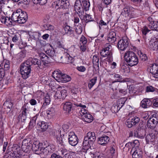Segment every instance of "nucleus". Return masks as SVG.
<instances>
[{
    "mask_svg": "<svg viewBox=\"0 0 158 158\" xmlns=\"http://www.w3.org/2000/svg\"><path fill=\"white\" fill-rule=\"evenodd\" d=\"M63 106V109L66 113H70L72 108L73 104L70 102H66L63 103L62 104Z\"/></svg>",
    "mask_w": 158,
    "mask_h": 158,
    "instance_id": "nucleus-24",
    "label": "nucleus"
},
{
    "mask_svg": "<svg viewBox=\"0 0 158 158\" xmlns=\"http://www.w3.org/2000/svg\"><path fill=\"white\" fill-rule=\"evenodd\" d=\"M99 59L98 57L96 55H94L93 58V63L94 65L97 66L99 67Z\"/></svg>",
    "mask_w": 158,
    "mask_h": 158,
    "instance_id": "nucleus-44",
    "label": "nucleus"
},
{
    "mask_svg": "<svg viewBox=\"0 0 158 158\" xmlns=\"http://www.w3.org/2000/svg\"><path fill=\"white\" fill-rule=\"evenodd\" d=\"M84 12L81 17H79L81 20H84L86 23L93 21V18L91 16L87 14L84 15Z\"/></svg>",
    "mask_w": 158,
    "mask_h": 158,
    "instance_id": "nucleus-35",
    "label": "nucleus"
},
{
    "mask_svg": "<svg viewBox=\"0 0 158 158\" xmlns=\"http://www.w3.org/2000/svg\"><path fill=\"white\" fill-rule=\"evenodd\" d=\"M110 139V138L108 136L103 135L98 138V142L101 145H105L109 141Z\"/></svg>",
    "mask_w": 158,
    "mask_h": 158,
    "instance_id": "nucleus-20",
    "label": "nucleus"
},
{
    "mask_svg": "<svg viewBox=\"0 0 158 158\" xmlns=\"http://www.w3.org/2000/svg\"><path fill=\"white\" fill-rule=\"evenodd\" d=\"M149 29L146 26L143 27L142 30V33L143 35H145L147 33L149 32L150 30L158 31V21H155L152 24L149 25Z\"/></svg>",
    "mask_w": 158,
    "mask_h": 158,
    "instance_id": "nucleus-8",
    "label": "nucleus"
},
{
    "mask_svg": "<svg viewBox=\"0 0 158 158\" xmlns=\"http://www.w3.org/2000/svg\"><path fill=\"white\" fill-rule=\"evenodd\" d=\"M5 106V109L6 110V111L8 113L10 112L12 107L13 104L11 102H5L3 104Z\"/></svg>",
    "mask_w": 158,
    "mask_h": 158,
    "instance_id": "nucleus-36",
    "label": "nucleus"
},
{
    "mask_svg": "<svg viewBox=\"0 0 158 158\" xmlns=\"http://www.w3.org/2000/svg\"><path fill=\"white\" fill-rule=\"evenodd\" d=\"M54 146L52 144L48 145L45 147H42L41 154L43 153L45 155H47L49 153H51L52 151H54Z\"/></svg>",
    "mask_w": 158,
    "mask_h": 158,
    "instance_id": "nucleus-19",
    "label": "nucleus"
},
{
    "mask_svg": "<svg viewBox=\"0 0 158 158\" xmlns=\"http://www.w3.org/2000/svg\"><path fill=\"white\" fill-rule=\"evenodd\" d=\"M33 143V142L31 141L30 138H27L24 139L22 142V148L23 149L26 148L27 149H31Z\"/></svg>",
    "mask_w": 158,
    "mask_h": 158,
    "instance_id": "nucleus-17",
    "label": "nucleus"
},
{
    "mask_svg": "<svg viewBox=\"0 0 158 158\" xmlns=\"http://www.w3.org/2000/svg\"><path fill=\"white\" fill-rule=\"evenodd\" d=\"M74 105L77 106H80L82 107L81 110L80 111H79V113L81 116V118L83 117V116L84 115V114H88L87 113V110H85V108H86V106L85 105H82L80 103L78 104L74 103Z\"/></svg>",
    "mask_w": 158,
    "mask_h": 158,
    "instance_id": "nucleus-30",
    "label": "nucleus"
},
{
    "mask_svg": "<svg viewBox=\"0 0 158 158\" xmlns=\"http://www.w3.org/2000/svg\"><path fill=\"white\" fill-rule=\"evenodd\" d=\"M61 95L62 96V99H64L67 96L66 91L65 89H63L60 91Z\"/></svg>",
    "mask_w": 158,
    "mask_h": 158,
    "instance_id": "nucleus-56",
    "label": "nucleus"
},
{
    "mask_svg": "<svg viewBox=\"0 0 158 158\" xmlns=\"http://www.w3.org/2000/svg\"><path fill=\"white\" fill-rule=\"evenodd\" d=\"M24 153L22 150L15 151L13 153H11V156L12 158H24Z\"/></svg>",
    "mask_w": 158,
    "mask_h": 158,
    "instance_id": "nucleus-28",
    "label": "nucleus"
},
{
    "mask_svg": "<svg viewBox=\"0 0 158 158\" xmlns=\"http://www.w3.org/2000/svg\"><path fill=\"white\" fill-rule=\"evenodd\" d=\"M148 119L149 120V122H152L153 124H155L156 125L158 122V117L155 114L152 115V117Z\"/></svg>",
    "mask_w": 158,
    "mask_h": 158,
    "instance_id": "nucleus-39",
    "label": "nucleus"
},
{
    "mask_svg": "<svg viewBox=\"0 0 158 158\" xmlns=\"http://www.w3.org/2000/svg\"><path fill=\"white\" fill-rule=\"evenodd\" d=\"M97 80V77H95L90 81L88 84V87L89 89H90L95 85Z\"/></svg>",
    "mask_w": 158,
    "mask_h": 158,
    "instance_id": "nucleus-38",
    "label": "nucleus"
},
{
    "mask_svg": "<svg viewBox=\"0 0 158 158\" xmlns=\"http://www.w3.org/2000/svg\"><path fill=\"white\" fill-rule=\"evenodd\" d=\"M46 113L48 119L52 118L55 115V109L52 107L49 108L47 111Z\"/></svg>",
    "mask_w": 158,
    "mask_h": 158,
    "instance_id": "nucleus-31",
    "label": "nucleus"
},
{
    "mask_svg": "<svg viewBox=\"0 0 158 158\" xmlns=\"http://www.w3.org/2000/svg\"><path fill=\"white\" fill-rule=\"evenodd\" d=\"M148 70L152 74L153 77L158 78V65L156 64H150L148 68Z\"/></svg>",
    "mask_w": 158,
    "mask_h": 158,
    "instance_id": "nucleus-12",
    "label": "nucleus"
},
{
    "mask_svg": "<svg viewBox=\"0 0 158 158\" xmlns=\"http://www.w3.org/2000/svg\"><path fill=\"white\" fill-rule=\"evenodd\" d=\"M45 52L48 56L51 57L53 56L55 54V51L54 49L52 48H51L50 49L49 48L47 50L45 51Z\"/></svg>",
    "mask_w": 158,
    "mask_h": 158,
    "instance_id": "nucleus-42",
    "label": "nucleus"
},
{
    "mask_svg": "<svg viewBox=\"0 0 158 158\" xmlns=\"http://www.w3.org/2000/svg\"><path fill=\"white\" fill-rule=\"evenodd\" d=\"M21 113L18 116L19 121L24 122L27 118L30 116V108L27 106V104H24L21 108Z\"/></svg>",
    "mask_w": 158,
    "mask_h": 158,
    "instance_id": "nucleus-6",
    "label": "nucleus"
},
{
    "mask_svg": "<svg viewBox=\"0 0 158 158\" xmlns=\"http://www.w3.org/2000/svg\"><path fill=\"white\" fill-rule=\"evenodd\" d=\"M71 80V77L69 75L64 74H63L61 81L62 83H65L70 81Z\"/></svg>",
    "mask_w": 158,
    "mask_h": 158,
    "instance_id": "nucleus-41",
    "label": "nucleus"
},
{
    "mask_svg": "<svg viewBox=\"0 0 158 158\" xmlns=\"http://www.w3.org/2000/svg\"><path fill=\"white\" fill-rule=\"evenodd\" d=\"M87 43V40L85 37L82 35L80 39V44L83 45V44H86Z\"/></svg>",
    "mask_w": 158,
    "mask_h": 158,
    "instance_id": "nucleus-52",
    "label": "nucleus"
},
{
    "mask_svg": "<svg viewBox=\"0 0 158 158\" xmlns=\"http://www.w3.org/2000/svg\"><path fill=\"white\" fill-rule=\"evenodd\" d=\"M95 140V133L94 132H88L84 139L82 151L85 153L90 151V149H91V146L94 143Z\"/></svg>",
    "mask_w": 158,
    "mask_h": 158,
    "instance_id": "nucleus-1",
    "label": "nucleus"
},
{
    "mask_svg": "<svg viewBox=\"0 0 158 158\" xmlns=\"http://www.w3.org/2000/svg\"><path fill=\"white\" fill-rule=\"evenodd\" d=\"M121 68L124 72L128 73L130 72V68L126 64L122 65L121 66Z\"/></svg>",
    "mask_w": 158,
    "mask_h": 158,
    "instance_id": "nucleus-48",
    "label": "nucleus"
},
{
    "mask_svg": "<svg viewBox=\"0 0 158 158\" xmlns=\"http://www.w3.org/2000/svg\"><path fill=\"white\" fill-rule=\"evenodd\" d=\"M64 29L65 34H67L68 35H72L74 37L73 35L74 31L72 30V27L68 25H66L64 27Z\"/></svg>",
    "mask_w": 158,
    "mask_h": 158,
    "instance_id": "nucleus-34",
    "label": "nucleus"
},
{
    "mask_svg": "<svg viewBox=\"0 0 158 158\" xmlns=\"http://www.w3.org/2000/svg\"><path fill=\"white\" fill-rule=\"evenodd\" d=\"M157 133V131L155 130H151L146 137L147 143H149L154 142Z\"/></svg>",
    "mask_w": 158,
    "mask_h": 158,
    "instance_id": "nucleus-15",
    "label": "nucleus"
},
{
    "mask_svg": "<svg viewBox=\"0 0 158 158\" xmlns=\"http://www.w3.org/2000/svg\"><path fill=\"white\" fill-rule=\"evenodd\" d=\"M76 27L75 31L76 33L78 35L80 34L82 31V27L81 25L80 24L77 25Z\"/></svg>",
    "mask_w": 158,
    "mask_h": 158,
    "instance_id": "nucleus-47",
    "label": "nucleus"
},
{
    "mask_svg": "<svg viewBox=\"0 0 158 158\" xmlns=\"http://www.w3.org/2000/svg\"><path fill=\"white\" fill-rule=\"evenodd\" d=\"M27 61H28L31 63V66L32 64L34 65L36 64L37 61H38V59L36 58H33L31 60L29 59L27 60Z\"/></svg>",
    "mask_w": 158,
    "mask_h": 158,
    "instance_id": "nucleus-53",
    "label": "nucleus"
},
{
    "mask_svg": "<svg viewBox=\"0 0 158 158\" xmlns=\"http://www.w3.org/2000/svg\"><path fill=\"white\" fill-rule=\"evenodd\" d=\"M19 9H18L15 12H13L11 18V20L13 23L14 22L20 24V19Z\"/></svg>",
    "mask_w": 158,
    "mask_h": 158,
    "instance_id": "nucleus-22",
    "label": "nucleus"
},
{
    "mask_svg": "<svg viewBox=\"0 0 158 158\" xmlns=\"http://www.w3.org/2000/svg\"><path fill=\"white\" fill-rule=\"evenodd\" d=\"M39 55L42 60V61H48L49 57L44 53L41 52L38 53Z\"/></svg>",
    "mask_w": 158,
    "mask_h": 158,
    "instance_id": "nucleus-37",
    "label": "nucleus"
},
{
    "mask_svg": "<svg viewBox=\"0 0 158 158\" xmlns=\"http://www.w3.org/2000/svg\"><path fill=\"white\" fill-rule=\"evenodd\" d=\"M54 97L55 99H62V96L61 95L60 91L56 92Z\"/></svg>",
    "mask_w": 158,
    "mask_h": 158,
    "instance_id": "nucleus-57",
    "label": "nucleus"
},
{
    "mask_svg": "<svg viewBox=\"0 0 158 158\" xmlns=\"http://www.w3.org/2000/svg\"><path fill=\"white\" fill-rule=\"evenodd\" d=\"M81 118L84 121L88 123H90L92 121L93 118L91 114L88 113L86 114H84Z\"/></svg>",
    "mask_w": 158,
    "mask_h": 158,
    "instance_id": "nucleus-32",
    "label": "nucleus"
},
{
    "mask_svg": "<svg viewBox=\"0 0 158 158\" xmlns=\"http://www.w3.org/2000/svg\"><path fill=\"white\" fill-rule=\"evenodd\" d=\"M116 33L114 31H111L108 35L107 40L111 44L114 43L116 40Z\"/></svg>",
    "mask_w": 158,
    "mask_h": 158,
    "instance_id": "nucleus-26",
    "label": "nucleus"
},
{
    "mask_svg": "<svg viewBox=\"0 0 158 158\" xmlns=\"http://www.w3.org/2000/svg\"><path fill=\"white\" fill-rule=\"evenodd\" d=\"M44 102L42 106V108H44L47 105H48L50 102V98L49 96L47 95L45 97L44 99Z\"/></svg>",
    "mask_w": 158,
    "mask_h": 158,
    "instance_id": "nucleus-43",
    "label": "nucleus"
},
{
    "mask_svg": "<svg viewBox=\"0 0 158 158\" xmlns=\"http://www.w3.org/2000/svg\"><path fill=\"white\" fill-rule=\"evenodd\" d=\"M148 47L153 50H156L158 49V42L151 40L149 41Z\"/></svg>",
    "mask_w": 158,
    "mask_h": 158,
    "instance_id": "nucleus-27",
    "label": "nucleus"
},
{
    "mask_svg": "<svg viewBox=\"0 0 158 158\" xmlns=\"http://www.w3.org/2000/svg\"><path fill=\"white\" fill-rule=\"evenodd\" d=\"M115 152V149L113 147H111L110 149V152H109L108 158H112L114 155Z\"/></svg>",
    "mask_w": 158,
    "mask_h": 158,
    "instance_id": "nucleus-51",
    "label": "nucleus"
},
{
    "mask_svg": "<svg viewBox=\"0 0 158 158\" xmlns=\"http://www.w3.org/2000/svg\"><path fill=\"white\" fill-rule=\"evenodd\" d=\"M41 145V143L37 142H35L33 143L31 149L35 154L38 155L41 154L42 147L40 146Z\"/></svg>",
    "mask_w": 158,
    "mask_h": 158,
    "instance_id": "nucleus-16",
    "label": "nucleus"
},
{
    "mask_svg": "<svg viewBox=\"0 0 158 158\" xmlns=\"http://www.w3.org/2000/svg\"><path fill=\"white\" fill-rule=\"evenodd\" d=\"M131 122L135 126L138 124L140 121V118L139 117L136 116L133 117L131 119Z\"/></svg>",
    "mask_w": 158,
    "mask_h": 158,
    "instance_id": "nucleus-46",
    "label": "nucleus"
},
{
    "mask_svg": "<svg viewBox=\"0 0 158 158\" xmlns=\"http://www.w3.org/2000/svg\"><path fill=\"white\" fill-rule=\"evenodd\" d=\"M68 56H69V54L66 52L63 53V55L60 57V59H62V61L66 63V60Z\"/></svg>",
    "mask_w": 158,
    "mask_h": 158,
    "instance_id": "nucleus-49",
    "label": "nucleus"
},
{
    "mask_svg": "<svg viewBox=\"0 0 158 158\" xmlns=\"http://www.w3.org/2000/svg\"><path fill=\"white\" fill-rule=\"evenodd\" d=\"M134 9L131 6L126 5L122 9L121 14L126 17H131L132 11Z\"/></svg>",
    "mask_w": 158,
    "mask_h": 158,
    "instance_id": "nucleus-13",
    "label": "nucleus"
},
{
    "mask_svg": "<svg viewBox=\"0 0 158 158\" xmlns=\"http://www.w3.org/2000/svg\"><path fill=\"white\" fill-rule=\"evenodd\" d=\"M129 44V40L127 37H123L118 41L117 44L118 48L121 51H124Z\"/></svg>",
    "mask_w": 158,
    "mask_h": 158,
    "instance_id": "nucleus-7",
    "label": "nucleus"
},
{
    "mask_svg": "<svg viewBox=\"0 0 158 158\" xmlns=\"http://www.w3.org/2000/svg\"><path fill=\"white\" fill-rule=\"evenodd\" d=\"M155 90V88L151 86L146 87V92H153Z\"/></svg>",
    "mask_w": 158,
    "mask_h": 158,
    "instance_id": "nucleus-55",
    "label": "nucleus"
},
{
    "mask_svg": "<svg viewBox=\"0 0 158 158\" xmlns=\"http://www.w3.org/2000/svg\"><path fill=\"white\" fill-rule=\"evenodd\" d=\"M149 120L148 119L147 122V126L151 129H152L155 127L156 125L153 124V123L152 122H149Z\"/></svg>",
    "mask_w": 158,
    "mask_h": 158,
    "instance_id": "nucleus-61",
    "label": "nucleus"
},
{
    "mask_svg": "<svg viewBox=\"0 0 158 158\" xmlns=\"http://www.w3.org/2000/svg\"><path fill=\"white\" fill-rule=\"evenodd\" d=\"M10 17L2 16L1 17L0 20L2 23L6 24L7 26H10L13 24L12 21Z\"/></svg>",
    "mask_w": 158,
    "mask_h": 158,
    "instance_id": "nucleus-25",
    "label": "nucleus"
},
{
    "mask_svg": "<svg viewBox=\"0 0 158 158\" xmlns=\"http://www.w3.org/2000/svg\"><path fill=\"white\" fill-rule=\"evenodd\" d=\"M120 109V108L118 109V106L116 105H113L111 108L112 110H113L115 113L118 112Z\"/></svg>",
    "mask_w": 158,
    "mask_h": 158,
    "instance_id": "nucleus-64",
    "label": "nucleus"
},
{
    "mask_svg": "<svg viewBox=\"0 0 158 158\" xmlns=\"http://www.w3.org/2000/svg\"><path fill=\"white\" fill-rule=\"evenodd\" d=\"M131 153L132 154V158H142L143 152L139 147H134L132 148Z\"/></svg>",
    "mask_w": 158,
    "mask_h": 158,
    "instance_id": "nucleus-9",
    "label": "nucleus"
},
{
    "mask_svg": "<svg viewBox=\"0 0 158 158\" xmlns=\"http://www.w3.org/2000/svg\"><path fill=\"white\" fill-rule=\"evenodd\" d=\"M140 57L141 60L143 61H146L148 59L147 57L145 54H143L142 53L140 55Z\"/></svg>",
    "mask_w": 158,
    "mask_h": 158,
    "instance_id": "nucleus-60",
    "label": "nucleus"
},
{
    "mask_svg": "<svg viewBox=\"0 0 158 158\" xmlns=\"http://www.w3.org/2000/svg\"><path fill=\"white\" fill-rule=\"evenodd\" d=\"M109 21H104L102 20H101L99 22V24L102 26H106L107 24L109 23Z\"/></svg>",
    "mask_w": 158,
    "mask_h": 158,
    "instance_id": "nucleus-63",
    "label": "nucleus"
},
{
    "mask_svg": "<svg viewBox=\"0 0 158 158\" xmlns=\"http://www.w3.org/2000/svg\"><path fill=\"white\" fill-rule=\"evenodd\" d=\"M76 69L79 71L83 72H85L86 69L85 68L84 66H77L76 68Z\"/></svg>",
    "mask_w": 158,
    "mask_h": 158,
    "instance_id": "nucleus-58",
    "label": "nucleus"
},
{
    "mask_svg": "<svg viewBox=\"0 0 158 158\" xmlns=\"http://www.w3.org/2000/svg\"><path fill=\"white\" fill-rule=\"evenodd\" d=\"M61 127H60L58 130H53L51 134L55 137L56 138L57 141L59 144L61 145H63V142L62 141V138L61 134Z\"/></svg>",
    "mask_w": 158,
    "mask_h": 158,
    "instance_id": "nucleus-11",
    "label": "nucleus"
},
{
    "mask_svg": "<svg viewBox=\"0 0 158 158\" xmlns=\"http://www.w3.org/2000/svg\"><path fill=\"white\" fill-rule=\"evenodd\" d=\"M6 0H0V9L2 10L5 7Z\"/></svg>",
    "mask_w": 158,
    "mask_h": 158,
    "instance_id": "nucleus-59",
    "label": "nucleus"
},
{
    "mask_svg": "<svg viewBox=\"0 0 158 158\" xmlns=\"http://www.w3.org/2000/svg\"><path fill=\"white\" fill-rule=\"evenodd\" d=\"M20 19V24H23L25 23L27 19V13L25 12H23L20 9H19Z\"/></svg>",
    "mask_w": 158,
    "mask_h": 158,
    "instance_id": "nucleus-23",
    "label": "nucleus"
},
{
    "mask_svg": "<svg viewBox=\"0 0 158 158\" xmlns=\"http://www.w3.org/2000/svg\"><path fill=\"white\" fill-rule=\"evenodd\" d=\"M68 140L70 144L72 146H75L78 143V139L73 132L69 133Z\"/></svg>",
    "mask_w": 158,
    "mask_h": 158,
    "instance_id": "nucleus-10",
    "label": "nucleus"
},
{
    "mask_svg": "<svg viewBox=\"0 0 158 158\" xmlns=\"http://www.w3.org/2000/svg\"><path fill=\"white\" fill-rule=\"evenodd\" d=\"M76 153L75 152H71L64 154L65 158H76Z\"/></svg>",
    "mask_w": 158,
    "mask_h": 158,
    "instance_id": "nucleus-45",
    "label": "nucleus"
},
{
    "mask_svg": "<svg viewBox=\"0 0 158 158\" xmlns=\"http://www.w3.org/2000/svg\"><path fill=\"white\" fill-rule=\"evenodd\" d=\"M31 64L30 62L26 60L20 65L21 73L24 79H26L30 76L31 69Z\"/></svg>",
    "mask_w": 158,
    "mask_h": 158,
    "instance_id": "nucleus-4",
    "label": "nucleus"
},
{
    "mask_svg": "<svg viewBox=\"0 0 158 158\" xmlns=\"http://www.w3.org/2000/svg\"><path fill=\"white\" fill-rule=\"evenodd\" d=\"M74 59L73 57L70 56L69 54V56H68L66 60V63L67 64L71 63L72 64L73 63Z\"/></svg>",
    "mask_w": 158,
    "mask_h": 158,
    "instance_id": "nucleus-54",
    "label": "nucleus"
},
{
    "mask_svg": "<svg viewBox=\"0 0 158 158\" xmlns=\"http://www.w3.org/2000/svg\"><path fill=\"white\" fill-rule=\"evenodd\" d=\"M55 4L56 5L55 8L57 9L58 8L65 9L69 6V3L68 0H58L56 2Z\"/></svg>",
    "mask_w": 158,
    "mask_h": 158,
    "instance_id": "nucleus-14",
    "label": "nucleus"
},
{
    "mask_svg": "<svg viewBox=\"0 0 158 158\" xmlns=\"http://www.w3.org/2000/svg\"><path fill=\"white\" fill-rule=\"evenodd\" d=\"M20 36L19 34H15L12 38V40L13 42H16L19 39V37Z\"/></svg>",
    "mask_w": 158,
    "mask_h": 158,
    "instance_id": "nucleus-62",
    "label": "nucleus"
},
{
    "mask_svg": "<svg viewBox=\"0 0 158 158\" xmlns=\"http://www.w3.org/2000/svg\"><path fill=\"white\" fill-rule=\"evenodd\" d=\"M40 35V34L39 33L35 32L31 33L30 36L33 39L37 40H39Z\"/></svg>",
    "mask_w": 158,
    "mask_h": 158,
    "instance_id": "nucleus-40",
    "label": "nucleus"
},
{
    "mask_svg": "<svg viewBox=\"0 0 158 158\" xmlns=\"http://www.w3.org/2000/svg\"><path fill=\"white\" fill-rule=\"evenodd\" d=\"M37 125L41 128L42 131H45L48 127V123L44 121L39 122L37 123Z\"/></svg>",
    "mask_w": 158,
    "mask_h": 158,
    "instance_id": "nucleus-33",
    "label": "nucleus"
},
{
    "mask_svg": "<svg viewBox=\"0 0 158 158\" xmlns=\"http://www.w3.org/2000/svg\"><path fill=\"white\" fill-rule=\"evenodd\" d=\"M24 153L22 150L15 151L13 153H11V156L12 158H24Z\"/></svg>",
    "mask_w": 158,
    "mask_h": 158,
    "instance_id": "nucleus-29",
    "label": "nucleus"
},
{
    "mask_svg": "<svg viewBox=\"0 0 158 158\" xmlns=\"http://www.w3.org/2000/svg\"><path fill=\"white\" fill-rule=\"evenodd\" d=\"M111 50V46L110 44H106L104 48L100 52V55L104 57H107L109 60L111 61L112 60Z\"/></svg>",
    "mask_w": 158,
    "mask_h": 158,
    "instance_id": "nucleus-5",
    "label": "nucleus"
},
{
    "mask_svg": "<svg viewBox=\"0 0 158 158\" xmlns=\"http://www.w3.org/2000/svg\"><path fill=\"white\" fill-rule=\"evenodd\" d=\"M124 57L128 65L131 66L136 65L139 62L137 56L132 51L127 52L125 53Z\"/></svg>",
    "mask_w": 158,
    "mask_h": 158,
    "instance_id": "nucleus-3",
    "label": "nucleus"
},
{
    "mask_svg": "<svg viewBox=\"0 0 158 158\" xmlns=\"http://www.w3.org/2000/svg\"><path fill=\"white\" fill-rule=\"evenodd\" d=\"M59 70H55L52 73V77L58 82H61L63 74Z\"/></svg>",
    "mask_w": 158,
    "mask_h": 158,
    "instance_id": "nucleus-18",
    "label": "nucleus"
},
{
    "mask_svg": "<svg viewBox=\"0 0 158 158\" xmlns=\"http://www.w3.org/2000/svg\"><path fill=\"white\" fill-rule=\"evenodd\" d=\"M90 6L89 2L86 0H76L74 7L75 11L79 16L81 17L82 15L84 13V9L85 11L88 10Z\"/></svg>",
    "mask_w": 158,
    "mask_h": 158,
    "instance_id": "nucleus-2",
    "label": "nucleus"
},
{
    "mask_svg": "<svg viewBox=\"0 0 158 158\" xmlns=\"http://www.w3.org/2000/svg\"><path fill=\"white\" fill-rule=\"evenodd\" d=\"M152 104V102L149 98H144L141 102L140 106L143 108H148Z\"/></svg>",
    "mask_w": 158,
    "mask_h": 158,
    "instance_id": "nucleus-21",
    "label": "nucleus"
},
{
    "mask_svg": "<svg viewBox=\"0 0 158 158\" xmlns=\"http://www.w3.org/2000/svg\"><path fill=\"white\" fill-rule=\"evenodd\" d=\"M5 75V71L4 68L2 67L1 64L0 65V81L4 77Z\"/></svg>",
    "mask_w": 158,
    "mask_h": 158,
    "instance_id": "nucleus-50",
    "label": "nucleus"
}]
</instances>
